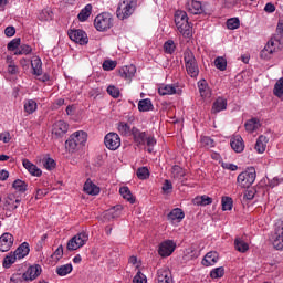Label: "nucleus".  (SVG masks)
<instances>
[{
  "mask_svg": "<svg viewBox=\"0 0 283 283\" xmlns=\"http://www.w3.org/2000/svg\"><path fill=\"white\" fill-rule=\"evenodd\" d=\"M132 136L134 143H136L137 147H145L147 145V151L151 154L154 151V146L156 145V138L154 136H148L146 132H142L140 129L133 127Z\"/></svg>",
  "mask_w": 283,
  "mask_h": 283,
  "instance_id": "nucleus-1",
  "label": "nucleus"
},
{
  "mask_svg": "<svg viewBox=\"0 0 283 283\" xmlns=\"http://www.w3.org/2000/svg\"><path fill=\"white\" fill-rule=\"evenodd\" d=\"M85 143H87V133L83 130H77L73 133L65 142V149H67L70 154H74L76 149L85 146Z\"/></svg>",
  "mask_w": 283,
  "mask_h": 283,
  "instance_id": "nucleus-2",
  "label": "nucleus"
},
{
  "mask_svg": "<svg viewBox=\"0 0 283 283\" xmlns=\"http://www.w3.org/2000/svg\"><path fill=\"white\" fill-rule=\"evenodd\" d=\"M283 48V35L280 33L274 34L264 49L261 51V59H269V55L274 54V52H280Z\"/></svg>",
  "mask_w": 283,
  "mask_h": 283,
  "instance_id": "nucleus-3",
  "label": "nucleus"
},
{
  "mask_svg": "<svg viewBox=\"0 0 283 283\" xmlns=\"http://www.w3.org/2000/svg\"><path fill=\"white\" fill-rule=\"evenodd\" d=\"M137 6V0H120L116 10L117 19H120V21L129 19L134 14Z\"/></svg>",
  "mask_w": 283,
  "mask_h": 283,
  "instance_id": "nucleus-4",
  "label": "nucleus"
},
{
  "mask_svg": "<svg viewBox=\"0 0 283 283\" xmlns=\"http://www.w3.org/2000/svg\"><path fill=\"white\" fill-rule=\"evenodd\" d=\"M184 63L186 66V72L191 78H197L198 74H200V69L198 67V61H196V55L191 50H186L184 52Z\"/></svg>",
  "mask_w": 283,
  "mask_h": 283,
  "instance_id": "nucleus-5",
  "label": "nucleus"
},
{
  "mask_svg": "<svg viewBox=\"0 0 283 283\" xmlns=\"http://www.w3.org/2000/svg\"><path fill=\"white\" fill-rule=\"evenodd\" d=\"M175 23L180 34H182L184 36H189V30L191 25H189V17L187 15V12L182 10L176 11Z\"/></svg>",
  "mask_w": 283,
  "mask_h": 283,
  "instance_id": "nucleus-6",
  "label": "nucleus"
},
{
  "mask_svg": "<svg viewBox=\"0 0 283 283\" xmlns=\"http://www.w3.org/2000/svg\"><path fill=\"white\" fill-rule=\"evenodd\" d=\"M114 25V18L109 12L99 13L94 20V27L98 32H107Z\"/></svg>",
  "mask_w": 283,
  "mask_h": 283,
  "instance_id": "nucleus-7",
  "label": "nucleus"
},
{
  "mask_svg": "<svg viewBox=\"0 0 283 283\" xmlns=\"http://www.w3.org/2000/svg\"><path fill=\"white\" fill-rule=\"evenodd\" d=\"M256 174L255 170H245L240 172L237 177V185L241 189H249L251 185L255 182Z\"/></svg>",
  "mask_w": 283,
  "mask_h": 283,
  "instance_id": "nucleus-8",
  "label": "nucleus"
},
{
  "mask_svg": "<svg viewBox=\"0 0 283 283\" xmlns=\"http://www.w3.org/2000/svg\"><path fill=\"white\" fill-rule=\"evenodd\" d=\"M90 240V235H87L85 232H81L73 237L67 242V249L69 251H76L77 249H81V247H85V243Z\"/></svg>",
  "mask_w": 283,
  "mask_h": 283,
  "instance_id": "nucleus-9",
  "label": "nucleus"
},
{
  "mask_svg": "<svg viewBox=\"0 0 283 283\" xmlns=\"http://www.w3.org/2000/svg\"><path fill=\"white\" fill-rule=\"evenodd\" d=\"M67 34L71 41H74V43H78L80 45H87L90 42L87 33L81 29L69 30Z\"/></svg>",
  "mask_w": 283,
  "mask_h": 283,
  "instance_id": "nucleus-10",
  "label": "nucleus"
},
{
  "mask_svg": "<svg viewBox=\"0 0 283 283\" xmlns=\"http://www.w3.org/2000/svg\"><path fill=\"white\" fill-rule=\"evenodd\" d=\"M104 144L111 151H116L120 147V136L117 133H108L104 137Z\"/></svg>",
  "mask_w": 283,
  "mask_h": 283,
  "instance_id": "nucleus-11",
  "label": "nucleus"
},
{
  "mask_svg": "<svg viewBox=\"0 0 283 283\" xmlns=\"http://www.w3.org/2000/svg\"><path fill=\"white\" fill-rule=\"evenodd\" d=\"M273 247L277 251H283V220L276 222Z\"/></svg>",
  "mask_w": 283,
  "mask_h": 283,
  "instance_id": "nucleus-12",
  "label": "nucleus"
},
{
  "mask_svg": "<svg viewBox=\"0 0 283 283\" xmlns=\"http://www.w3.org/2000/svg\"><path fill=\"white\" fill-rule=\"evenodd\" d=\"M41 273H42L41 265H39V264L31 265L22 274V280H24V282H32V281L36 280V277H39V275H41Z\"/></svg>",
  "mask_w": 283,
  "mask_h": 283,
  "instance_id": "nucleus-13",
  "label": "nucleus"
},
{
  "mask_svg": "<svg viewBox=\"0 0 283 283\" xmlns=\"http://www.w3.org/2000/svg\"><path fill=\"white\" fill-rule=\"evenodd\" d=\"M176 251V243L171 240L164 241L159 244L158 253L161 258H169Z\"/></svg>",
  "mask_w": 283,
  "mask_h": 283,
  "instance_id": "nucleus-14",
  "label": "nucleus"
},
{
  "mask_svg": "<svg viewBox=\"0 0 283 283\" xmlns=\"http://www.w3.org/2000/svg\"><path fill=\"white\" fill-rule=\"evenodd\" d=\"M67 129H70V126L64 120H57L53 124L52 128V135L55 138H63L65 134H67Z\"/></svg>",
  "mask_w": 283,
  "mask_h": 283,
  "instance_id": "nucleus-15",
  "label": "nucleus"
},
{
  "mask_svg": "<svg viewBox=\"0 0 283 283\" xmlns=\"http://www.w3.org/2000/svg\"><path fill=\"white\" fill-rule=\"evenodd\" d=\"M12 244H14V237L12 234L6 232L0 237V251L2 253L10 251Z\"/></svg>",
  "mask_w": 283,
  "mask_h": 283,
  "instance_id": "nucleus-16",
  "label": "nucleus"
},
{
  "mask_svg": "<svg viewBox=\"0 0 283 283\" xmlns=\"http://www.w3.org/2000/svg\"><path fill=\"white\" fill-rule=\"evenodd\" d=\"M19 205H21V199H17L14 195H8L4 199V210L6 211H14L19 209Z\"/></svg>",
  "mask_w": 283,
  "mask_h": 283,
  "instance_id": "nucleus-17",
  "label": "nucleus"
},
{
  "mask_svg": "<svg viewBox=\"0 0 283 283\" xmlns=\"http://www.w3.org/2000/svg\"><path fill=\"white\" fill-rule=\"evenodd\" d=\"M157 283H174L171 271L168 268H163L157 271Z\"/></svg>",
  "mask_w": 283,
  "mask_h": 283,
  "instance_id": "nucleus-18",
  "label": "nucleus"
},
{
  "mask_svg": "<svg viewBox=\"0 0 283 283\" xmlns=\"http://www.w3.org/2000/svg\"><path fill=\"white\" fill-rule=\"evenodd\" d=\"M22 165L24 169H27L29 174H31V176H35L36 178H40V176L43 175V171L41 170V168L32 164L29 159H23Z\"/></svg>",
  "mask_w": 283,
  "mask_h": 283,
  "instance_id": "nucleus-19",
  "label": "nucleus"
},
{
  "mask_svg": "<svg viewBox=\"0 0 283 283\" xmlns=\"http://www.w3.org/2000/svg\"><path fill=\"white\" fill-rule=\"evenodd\" d=\"M230 145L235 154H242V151H244V139H242L240 135L232 137Z\"/></svg>",
  "mask_w": 283,
  "mask_h": 283,
  "instance_id": "nucleus-20",
  "label": "nucleus"
},
{
  "mask_svg": "<svg viewBox=\"0 0 283 283\" xmlns=\"http://www.w3.org/2000/svg\"><path fill=\"white\" fill-rule=\"evenodd\" d=\"M186 10L190 12V14H202L205 12V8H202V2L192 0L186 4Z\"/></svg>",
  "mask_w": 283,
  "mask_h": 283,
  "instance_id": "nucleus-21",
  "label": "nucleus"
},
{
  "mask_svg": "<svg viewBox=\"0 0 283 283\" xmlns=\"http://www.w3.org/2000/svg\"><path fill=\"white\" fill-rule=\"evenodd\" d=\"M167 220L169 222H182L185 220V212L180 208H175L168 213Z\"/></svg>",
  "mask_w": 283,
  "mask_h": 283,
  "instance_id": "nucleus-22",
  "label": "nucleus"
},
{
  "mask_svg": "<svg viewBox=\"0 0 283 283\" xmlns=\"http://www.w3.org/2000/svg\"><path fill=\"white\" fill-rule=\"evenodd\" d=\"M219 259H220V256H219L218 252L211 251L205 255L201 263L203 264V266H213V264H216Z\"/></svg>",
  "mask_w": 283,
  "mask_h": 283,
  "instance_id": "nucleus-23",
  "label": "nucleus"
},
{
  "mask_svg": "<svg viewBox=\"0 0 283 283\" xmlns=\"http://www.w3.org/2000/svg\"><path fill=\"white\" fill-rule=\"evenodd\" d=\"M198 90L201 98H210L211 97V88H209V83L206 80H200L198 82Z\"/></svg>",
  "mask_w": 283,
  "mask_h": 283,
  "instance_id": "nucleus-24",
  "label": "nucleus"
},
{
  "mask_svg": "<svg viewBox=\"0 0 283 283\" xmlns=\"http://www.w3.org/2000/svg\"><path fill=\"white\" fill-rule=\"evenodd\" d=\"M13 254H15L18 260H23V258L30 254V244L28 242H23L17 248Z\"/></svg>",
  "mask_w": 283,
  "mask_h": 283,
  "instance_id": "nucleus-25",
  "label": "nucleus"
},
{
  "mask_svg": "<svg viewBox=\"0 0 283 283\" xmlns=\"http://www.w3.org/2000/svg\"><path fill=\"white\" fill-rule=\"evenodd\" d=\"M269 143V138L264 135L259 136L256 139L254 149L258 154H264L266 151V145Z\"/></svg>",
  "mask_w": 283,
  "mask_h": 283,
  "instance_id": "nucleus-26",
  "label": "nucleus"
},
{
  "mask_svg": "<svg viewBox=\"0 0 283 283\" xmlns=\"http://www.w3.org/2000/svg\"><path fill=\"white\" fill-rule=\"evenodd\" d=\"M84 191L85 193H88V196H98L101 193V188L91 180H86L84 184Z\"/></svg>",
  "mask_w": 283,
  "mask_h": 283,
  "instance_id": "nucleus-27",
  "label": "nucleus"
},
{
  "mask_svg": "<svg viewBox=\"0 0 283 283\" xmlns=\"http://www.w3.org/2000/svg\"><path fill=\"white\" fill-rule=\"evenodd\" d=\"M136 74V66L135 65H127L119 70V76L122 78H133Z\"/></svg>",
  "mask_w": 283,
  "mask_h": 283,
  "instance_id": "nucleus-28",
  "label": "nucleus"
},
{
  "mask_svg": "<svg viewBox=\"0 0 283 283\" xmlns=\"http://www.w3.org/2000/svg\"><path fill=\"white\" fill-rule=\"evenodd\" d=\"M31 66H32V70H33V74L35 76H41L43 74V62H41L40 57L35 56L31 61Z\"/></svg>",
  "mask_w": 283,
  "mask_h": 283,
  "instance_id": "nucleus-29",
  "label": "nucleus"
},
{
  "mask_svg": "<svg viewBox=\"0 0 283 283\" xmlns=\"http://www.w3.org/2000/svg\"><path fill=\"white\" fill-rule=\"evenodd\" d=\"M245 130L249 132L250 134H253V132L260 129L261 124H260V119L258 118H251L249 120L245 122Z\"/></svg>",
  "mask_w": 283,
  "mask_h": 283,
  "instance_id": "nucleus-30",
  "label": "nucleus"
},
{
  "mask_svg": "<svg viewBox=\"0 0 283 283\" xmlns=\"http://www.w3.org/2000/svg\"><path fill=\"white\" fill-rule=\"evenodd\" d=\"M227 109V99L219 97L212 105V114H218L219 112H223Z\"/></svg>",
  "mask_w": 283,
  "mask_h": 283,
  "instance_id": "nucleus-31",
  "label": "nucleus"
},
{
  "mask_svg": "<svg viewBox=\"0 0 283 283\" xmlns=\"http://www.w3.org/2000/svg\"><path fill=\"white\" fill-rule=\"evenodd\" d=\"M213 202V199L207 195L196 197L193 199V203L198 207H207L208 205H211Z\"/></svg>",
  "mask_w": 283,
  "mask_h": 283,
  "instance_id": "nucleus-32",
  "label": "nucleus"
},
{
  "mask_svg": "<svg viewBox=\"0 0 283 283\" xmlns=\"http://www.w3.org/2000/svg\"><path fill=\"white\" fill-rule=\"evenodd\" d=\"M92 15V4H86L77 15L78 21L85 22Z\"/></svg>",
  "mask_w": 283,
  "mask_h": 283,
  "instance_id": "nucleus-33",
  "label": "nucleus"
},
{
  "mask_svg": "<svg viewBox=\"0 0 283 283\" xmlns=\"http://www.w3.org/2000/svg\"><path fill=\"white\" fill-rule=\"evenodd\" d=\"M234 248L239 253H247V251H249V243L242 240V238H237L234 240Z\"/></svg>",
  "mask_w": 283,
  "mask_h": 283,
  "instance_id": "nucleus-34",
  "label": "nucleus"
},
{
  "mask_svg": "<svg viewBox=\"0 0 283 283\" xmlns=\"http://www.w3.org/2000/svg\"><path fill=\"white\" fill-rule=\"evenodd\" d=\"M73 269L72 263H67L57 266L55 272L60 275V277H65V275H70V272L73 271Z\"/></svg>",
  "mask_w": 283,
  "mask_h": 283,
  "instance_id": "nucleus-35",
  "label": "nucleus"
},
{
  "mask_svg": "<svg viewBox=\"0 0 283 283\" xmlns=\"http://www.w3.org/2000/svg\"><path fill=\"white\" fill-rule=\"evenodd\" d=\"M119 193L120 196L127 200L128 202H130V205H134V202H136V199L134 198V196L132 195V191L129 190L128 187H122L119 188Z\"/></svg>",
  "mask_w": 283,
  "mask_h": 283,
  "instance_id": "nucleus-36",
  "label": "nucleus"
},
{
  "mask_svg": "<svg viewBox=\"0 0 283 283\" xmlns=\"http://www.w3.org/2000/svg\"><path fill=\"white\" fill-rule=\"evenodd\" d=\"M139 112H151L154 109V104H151V99H140L138 103Z\"/></svg>",
  "mask_w": 283,
  "mask_h": 283,
  "instance_id": "nucleus-37",
  "label": "nucleus"
},
{
  "mask_svg": "<svg viewBox=\"0 0 283 283\" xmlns=\"http://www.w3.org/2000/svg\"><path fill=\"white\" fill-rule=\"evenodd\" d=\"M13 189L19 193H25L28 191V184L21 179H17L12 184Z\"/></svg>",
  "mask_w": 283,
  "mask_h": 283,
  "instance_id": "nucleus-38",
  "label": "nucleus"
},
{
  "mask_svg": "<svg viewBox=\"0 0 283 283\" xmlns=\"http://www.w3.org/2000/svg\"><path fill=\"white\" fill-rule=\"evenodd\" d=\"M39 105L36 104V101L34 99H28L24 102V112L27 114H34L36 112Z\"/></svg>",
  "mask_w": 283,
  "mask_h": 283,
  "instance_id": "nucleus-39",
  "label": "nucleus"
},
{
  "mask_svg": "<svg viewBox=\"0 0 283 283\" xmlns=\"http://www.w3.org/2000/svg\"><path fill=\"white\" fill-rule=\"evenodd\" d=\"M158 94L160 96H170L171 94H176V86L174 85H165L158 88Z\"/></svg>",
  "mask_w": 283,
  "mask_h": 283,
  "instance_id": "nucleus-40",
  "label": "nucleus"
},
{
  "mask_svg": "<svg viewBox=\"0 0 283 283\" xmlns=\"http://www.w3.org/2000/svg\"><path fill=\"white\" fill-rule=\"evenodd\" d=\"M17 260H19L14 252L9 253L4 259H3V263L2 266L4 269H10V266H12V264H14V262H17Z\"/></svg>",
  "mask_w": 283,
  "mask_h": 283,
  "instance_id": "nucleus-41",
  "label": "nucleus"
},
{
  "mask_svg": "<svg viewBox=\"0 0 283 283\" xmlns=\"http://www.w3.org/2000/svg\"><path fill=\"white\" fill-rule=\"evenodd\" d=\"M117 130L119 132L120 136H129V134H132V127H129L125 122L118 123Z\"/></svg>",
  "mask_w": 283,
  "mask_h": 283,
  "instance_id": "nucleus-42",
  "label": "nucleus"
},
{
  "mask_svg": "<svg viewBox=\"0 0 283 283\" xmlns=\"http://www.w3.org/2000/svg\"><path fill=\"white\" fill-rule=\"evenodd\" d=\"M273 94L277 98H282L283 96V77H281L275 84L273 88Z\"/></svg>",
  "mask_w": 283,
  "mask_h": 283,
  "instance_id": "nucleus-43",
  "label": "nucleus"
},
{
  "mask_svg": "<svg viewBox=\"0 0 283 283\" xmlns=\"http://www.w3.org/2000/svg\"><path fill=\"white\" fill-rule=\"evenodd\" d=\"M222 211H231L233 209V199L231 197H222Z\"/></svg>",
  "mask_w": 283,
  "mask_h": 283,
  "instance_id": "nucleus-44",
  "label": "nucleus"
},
{
  "mask_svg": "<svg viewBox=\"0 0 283 283\" xmlns=\"http://www.w3.org/2000/svg\"><path fill=\"white\" fill-rule=\"evenodd\" d=\"M164 52L166 54H174L176 52V43L174 40H168L164 43Z\"/></svg>",
  "mask_w": 283,
  "mask_h": 283,
  "instance_id": "nucleus-45",
  "label": "nucleus"
},
{
  "mask_svg": "<svg viewBox=\"0 0 283 283\" xmlns=\"http://www.w3.org/2000/svg\"><path fill=\"white\" fill-rule=\"evenodd\" d=\"M171 169H172L171 175L174 178H176L177 180H180V178H184L185 169H182V167L175 165Z\"/></svg>",
  "mask_w": 283,
  "mask_h": 283,
  "instance_id": "nucleus-46",
  "label": "nucleus"
},
{
  "mask_svg": "<svg viewBox=\"0 0 283 283\" xmlns=\"http://www.w3.org/2000/svg\"><path fill=\"white\" fill-rule=\"evenodd\" d=\"M15 55H22V54H32V46L28 44H22L18 48V50L14 52Z\"/></svg>",
  "mask_w": 283,
  "mask_h": 283,
  "instance_id": "nucleus-47",
  "label": "nucleus"
},
{
  "mask_svg": "<svg viewBox=\"0 0 283 283\" xmlns=\"http://www.w3.org/2000/svg\"><path fill=\"white\" fill-rule=\"evenodd\" d=\"M52 17H54V13L50 9H43L39 14L40 21H52Z\"/></svg>",
  "mask_w": 283,
  "mask_h": 283,
  "instance_id": "nucleus-48",
  "label": "nucleus"
},
{
  "mask_svg": "<svg viewBox=\"0 0 283 283\" xmlns=\"http://www.w3.org/2000/svg\"><path fill=\"white\" fill-rule=\"evenodd\" d=\"M136 175L139 180H147L149 178V169L147 167H140L137 169Z\"/></svg>",
  "mask_w": 283,
  "mask_h": 283,
  "instance_id": "nucleus-49",
  "label": "nucleus"
},
{
  "mask_svg": "<svg viewBox=\"0 0 283 283\" xmlns=\"http://www.w3.org/2000/svg\"><path fill=\"white\" fill-rule=\"evenodd\" d=\"M228 30H238L240 28V19L238 18H230L227 21Z\"/></svg>",
  "mask_w": 283,
  "mask_h": 283,
  "instance_id": "nucleus-50",
  "label": "nucleus"
},
{
  "mask_svg": "<svg viewBox=\"0 0 283 283\" xmlns=\"http://www.w3.org/2000/svg\"><path fill=\"white\" fill-rule=\"evenodd\" d=\"M223 276H224L223 266L216 268L210 272V277H212V280H218V277H223Z\"/></svg>",
  "mask_w": 283,
  "mask_h": 283,
  "instance_id": "nucleus-51",
  "label": "nucleus"
},
{
  "mask_svg": "<svg viewBox=\"0 0 283 283\" xmlns=\"http://www.w3.org/2000/svg\"><path fill=\"white\" fill-rule=\"evenodd\" d=\"M20 45H21V38H15V39L11 40V41L8 43L7 48H8V50H9L10 52H14V50H15V52H17V50H18V48H19Z\"/></svg>",
  "mask_w": 283,
  "mask_h": 283,
  "instance_id": "nucleus-52",
  "label": "nucleus"
},
{
  "mask_svg": "<svg viewBox=\"0 0 283 283\" xmlns=\"http://www.w3.org/2000/svg\"><path fill=\"white\" fill-rule=\"evenodd\" d=\"M214 65L217 70L224 72V70H227V60L224 57H217L214 60Z\"/></svg>",
  "mask_w": 283,
  "mask_h": 283,
  "instance_id": "nucleus-53",
  "label": "nucleus"
},
{
  "mask_svg": "<svg viewBox=\"0 0 283 283\" xmlns=\"http://www.w3.org/2000/svg\"><path fill=\"white\" fill-rule=\"evenodd\" d=\"M116 61L105 60L102 67L105 72H112V70L116 69Z\"/></svg>",
  "mask_w": 283,
  "mask_h": 283,
  "instance_id": "nucleus-54",
  "label": "nucleus"
},
{
  "mask_svg": "<svg viewBox=\"0 0 283 283\" xmlns=\"http://www.w3.org/2000/svg\"><path fill=\"white\" fill-rule=\"evenodd\" d=\"M107 94H109V96H112L113 98H118V96H120V90H118V87L114 85H109L107 87Z\"/></svg>",
  "mask_w": 283,
  "mask_h": 283,
  "instance_id": "nucleus-55",
  "label": "nucleus"
},
{
  "mask_svg": "<svg viewBox=\"0 0 283 283\" xmlns=\"http://www.w3.org/2000/svg\"><path fill=\"white\" fill-rule=\"evenodd\" d=\"M133 283H147V276L143 272L138 271L133 279Z\"/></svg>",
  "mask_w": 283,
  "mask_h": 283,
  "instance_id": "nucleus-56",
  "label": "nucleus"
},
{
  "mask_svg": "<svg viewBox=\"0 0 283 283\" xmlns=\"http://www.w3.org/2000/svg\"><path fill=\"white\" fill-rule=\"evenodd\" d=\"M44 168L48 169L49 171H52L56 167V161L52 158H46L44 159Z\"/></svg>",
  "mask_w": 283,
  "mask_h": 283,
  "instance_id": "nucleus-57",
  "label": "nucleus"
},
{
  "mask_svg": "<svg viewBox=\"0 0 283 283\" xmlns=\"http://www.w3.org/2000/svg\"><path fill=\"white\" fill-rule=\"evenodd\" d=\"M201 145H203V147H216V142H213V139L211 137H201Z\"/></svg>",
  "mask_w": 283,
  "mask_h": 283,
  "instance_id": "nucleus-58",
  "label": "nucleus"
},
{
  "mask_svg": "<svg viewBox=\"0 0 283 283\" xmlns=\"http://www.w3.org/2000/svg\"><path fill=\"white\" fill-rule=\"evenodd\" d=\"M51 258L55 261L61 260V258H63V245H60L51 255Z\"/></svg>",
  "mask_w": 283,
  "mask_h": 283,
  "instance_id": "nucleus-59",
  "label": "nucleus"
},
{
  "mask_svg": "<svg viewBox=\"0 0 283 283\" xmlns=\"http://www.w3.org/2000/svg\"><path fill=\"white\" fill-rule=\"evenodd\" d=\"M161 189L164 193H171L174 185L168 179H166Z\"/></svg>",
  "mask_w": 283,
  "mask_h": 283,
  "instance_id": "nucleus-60",
  "label": "nucleus"
},
{
  "mask_svg": "<svg viewBox=\"0 0 283 283\" xmlns=\"http://www.w3.org/2000/svg\"><path fill=\"white\" fill-rule=\"evenodd\" d=\"M221 167L228 169L229 171H238V166L235 164L222 163Z\"/></svg>",
  "mask_w": 283,
  "mask_h": 283,
  "instance_id": "nucleus-61",
  "label": "nucleus"
},
{
  "mask_svg": "<svg viewBox=\"0 0 283 283\" xmlns=\"http://www.w3.org/2000/svg\"><path fill=\"white\" fill-rule=\"evenodd\" d=\"M4 34L6 36H14V34H17V29H14V27H7L4 29Z\"/></svg>",
  "mask_w": 283,
  "mask_h": 283,
  "instance_id": "nucleus-62",
  "label": "nucleus"
},
{
  "mask_svg": "<svg viewBox=\"0 0 283 283\" xmlns=\"http://www.w3.org/2000/svg\"><path fill=\"white\" fill-rule=\"evenodd\" d=\"M283 181L282 178L274 177L272 180L269 181V187L273 189V187H277Z\"/></svg>",
  "mask_w": 283,
  "mask_h": 283,
  "instance_id": "nucleus-63",
  "label": "nucleus"
},
{
  "mask_svg": "<svg viewBox=\"0 0 283 283\" xmlns=\"http://www.w3.org/2000/svg\"><path fill=\"white\" fill-rule=\"evenodd\" d=\"M275 11V4L272 2H268L264 7V12H268L269 14L273 13Z\"/></svg>",
  "mask_w": 283,
  "mask_h": 283,
  "instance_id": "nucleus-64",
  "label": "nucleus"
}]
</instances>
